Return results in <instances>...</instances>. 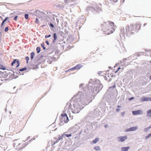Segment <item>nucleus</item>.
<instances>
[{"instance_id":"nucleus-1","label":"nucleus","mask_w":151,"mask_h":151,"mask_svg":"<svg viewBox=\"0 0 151 151\" xmlns=\"http://www.w3.org/2000/svg\"><path fill=\"white\" fill-rule=\"evenodd\" d=\"M102 30L106 35H109L113 33L115 31L116 25L111 21L104 22L102 24Z\"/></svg>"},{"instance_id":"nucleus-2","label":"nucleus","mask_w":151,"mask_h":151,"mask_svg":"<svg viewBox=\"0 0 151 151\" xmlns=\"http://www.w3.org/2000/svg\"><path fill=\"white\" fill-rule=\"evenodd\" d=\"M74 109L72 108L71 105L70 103H67L64 108V112H66L67 113H69L71 111L73 113H77L79 112L80 105L77 102H75L73 104Z\"/></svg>"},{"instance_id":"nucleus-3","label":"nucleus","mask_w":151,"mask_h":151,"mask_svg":"<svg viewBox=\"0 0 151 151\" xmlns=\"http://www.w3.org/2000/svg\"><path fill=\"white\" fill-rule=\"evenodd\" d=\"M79 101L86 102L88 101L89 97L86 92L80 93L79 94Z\"/></svg>"},{"instance_id":"nucleus-4","label":"nucleus","mask_w":151,"mask_h":151,"mask_svg":"<svg viewBox=\"0 0 151 151\" xmlns=\"http://www.w3.org/2000/svg\"><path fill=\"white\" fill-rule=\"evenodd\" d=\"M28 145V144L24 142H22L20 143L17 141L14 143V145L15 147H16V149L18 150H21L25 148Z\"/></svg>"},{"instance_id":"nucleus-5","label":"nucleus","mask_w":151,"mask_h":151,"mask_svg":"<svg viewBox=\"0 0 151 151\" xmlns=\"http://www.w3.org/2000/svg\"><path fill=\"white\" fill-rule=\"evenodd\" d=\"M126 32L127 34L129 35L134 33V32L132 24H131L130 25H128L126 27Z\"/></svg>"},{"instance_id":"nucleus-6","label":"nucleus","mask_w":151,"mask_h":151,"mask_svg":"<svg viewBox=\"0 0 151 151\" xmlns=\"http://www.w3.org/2000/svg\"><path fill=\"white\" fill-rule=\"evenodd\" d=\"M132 24V26L133 27V29L134 32H137L141 28V24L139 23H136L134 24Z\"/></svg>"},{"instance_id":"nucleus-7","label":"nucleus","mask_w":151,"mask_h":151,"mask_svg":"<svg viewBox=\"0 0 151 151\" xmlns=\"http://www.w3.org/2000/svg\"><path fill=\"white\" fill-rule=\"evenodd\" d=\"M61 119L63 122L66 123L68 122L69 120L66 113L61 114Z\"/></svg>"},{"instance_id":"nucleus-8","label":"nucleus","mask_w":151,"mask_h":151,"mask_svg":"<svg viewBox=\"0 0 151 151\" xmlns=\"http://www.w3.org/2000/svg\"><path fill=\"white\" fill-rule=\"evenodd\" d=\"M14 65L16 67L19 66V61L16 59H14L11 63L12 66H13Z\"/></svg>"},{"instance_id":"nucleus-9","label":"nucleus","mask_w":151,"mask_h":151,"mask_svg":"<svg viewBox=\"0 0 151 151\" xmlns=\"http://www.w3.org/2000/svg\"><path fill=\"white\" fill-rule=\"evenodd\" d=\"M127 139V136H120L117 137V139L119 142H123L125 141Z\"/></svg>"},{"instance_id":"nucleus-10","label":"nucleus","mask_w":151,"mask_h":151,"mask_svg":"<svg viewBox=\"0 0 151 151\" xmlns=\"http://www.w3.org/2000/svg\"><path fill=\"white\" fill-rule=\"evenodd\" d=\"M132 113L134 115H136L142 114V112L141 110H139L137 111H133Z\"/></svg>"},{"instance_id":"nucleus-11","label":"nucleus","mask_w":151,"mask_h":151,"mask_svg":"<svg viewBox=\"0 0 151 151\" xmlns=\"http://www.w3.org/2000/svg\"><path fill=\"white\" fill-rule=\"evenodd\" d=\"M82 67V66L80 64H79L75 66L70 69L69 70H78Z\"/></svg>"},{"instance_id":"nucleus-12","label":"nucleus","mask_w":151,"mask_h":151,"mask_svg":"<svg viewBox=\"0 0 151 151\" xmlns=\"http://www.w3.org/2000/svg\"><path fill=\"white\" fill-rule=\"evenodd\" d=\"M141 101L142 102L151 101V98H147L145 97H143L141 99Z\"/></svg>"},{"instance_id":"nucleus-13","label":"nucleus","mask_w":151,"mask_h":151,"mask_svg":"<svg viewBox=\"0 0 151 151\" xmlns=\"http://www.w3.org/2000/svg\"><path fill=\"white\" fill-rule=\"evenodd\" d=\"M138 128L137 127H132L130 128L129 129H127V131H134L136 130Z\"/></svg>"},{"instance_id":"nucleus-14","label":"nucleus","mask_w":151,"mask_h":151,"mask_svg":"<svg viewBox=\"0 0 151 151\" xmlns=\"http://www.w3.org/2000/svg\"><path fill=\"white\" fill-rule=\"evenodd\" d=\"M22 130V127H17L15 129V132L16 134H17L20 132Z\"/></svg>"},{"instance_id":"nucleus-15","label":"nucleus","mask_w":151,"mask_h":151,"mask_svg":"<svg viewBox=\"0 0 151 151\" xmlns=\"http://www.w3.org/2000/svg\"><path fill=\"white\" fill-rule=\"evenodd\" d=\"M68 132H65L61 136V137H63L64 136H65L67 137H69L71 136V134H68L67 133Z\"/></svg>"},{"instance_id":"nucleus-16","label":"nucleus","mask_w":151,"mask_h":151,"mask_svg":"<svg viewBox=\"0 0 151 151\" xmlns=\"http://www.w3.org/2000/svg\"><path fill=\"white\" fill-rule=\"evenodd\" d=\"M147 116L148 117H151V109L147 111Z\"/></svg>"},{"instance_id":"nucleus-17","label":"nucleus","mask_w":151,"mask_h":151,"mask_svg":"<svg viewBox=\"0 0 151 151\" xmlns=\"http://www.w3.org/2000/svg\"><path fill=\"white\" fill-rule=\"evenodd\" d=\"M130 147H122L121 148V151H128V149Z\"/></svg>"},{"instance_id":"nucleus-18","label":"nucleus","mask_w":151,"mask_h":151,"mask_svg":"<svg viewBox=\"0 0 151 151\" xmlns=\"http://www.w3.org/2000/svg\"><path fill=\"white\" fill-rule=\"evenodd\" d=\"M73 0H64V2L65 4H67L73 2Z\"/></svg>"},{"instance_id":"nucleus-19","label":"nucleus","mask_w":151,"mask_h":151,"mask_svg":"<svg viewBox=\"0 0 151 151\" xmlns=\"http://www.w3.org/2000/svg\"><path fill=\"white\" fill-rule=\"evenodd\" d=\"M99 140V139L98 138H95V139L93 140L92 141V142L94 144H95L96 143L98 142Z\"/></svg>"},{"instance_id":"nucleus-20","label":"nucleus","mask_w":151,"mask_h":151,"mask_svg":"<svg viewBox=\"0 0 151 151\" xmlns=\"http://www.w3.org/2000/svg\"><path fill=\"white\" fill-rule=\"evenodd\" d=\"M94 149L96 151H99L100 150V148L99 146H96L94 147Z\"/></svg>"},{"instance_id":"nucleus-21","label":"nucleus","mask_w":151,"mask_h":151,"mask_svg":"<svg viewBox=\"0 0 151 151\" xmlns=\"http://www.w3.org/2000/svg\"><path fill=\"white\" fill-rule=\"evenodd\" d=\"M8 17H6L5 19L2 21L1 25V26H2L3 25L4 22L6 21V20L8 19Z\"/></svg>"},{"instance_id":"nucleus-22","label":"nucleus","mask_w":151,"mask_h":151,"mask_svg":"<svg viewBox=\"0 0 151 151\" xmlns=\"http://www.w3.org/2000/svg\"><path fill=\"white\" fill-rule=\"evenodd\" d=\"M53 35H54V40L53 41H54V42L55 41V40L57 39V37L56 34L55 33L53 34Z\"/></svg>"},{"instance_id":"nucleus-23","label":"nucleus","mask_w":151,"mask_h":151,"mask_svg":"<svg viewBox=\"0 0 151 151\" xmlns=\"http://www.w3.org/2000/svg\"><path fill=\"white\" fill-rule=\"evenodd\" d=\"M35 55V53L34 52H31V59L33 58L34 56Z\"/></svg>"},{"instance_id":"nucleus-24","label":"nucleus","mask_w":151,"mask_h":151,"mask_svg":"<svg viewBox=\"0 0 151 151\" xmlns=\"http://www.w3.org/2000/svg\"><path fill=\"white\" fill-rule=\"evenodd\" d=\"M0 69L4 70L6 69L5 67L2 65H0Z\"/></svg>"},{"instance_id":"nucleus-25","label":"nucleus","mask_w":151,"mask_h":151,"mask_svg":"<svg viewBox=\"0 0 151 151\" xmlns=\"http://www.w3.org/2000/svg\"><path fill=\"white\" fill-rule=\"evenodd\" d=\"M36 50H37V53H39V52H40V47H37V48Z\"/></svg>"},{"instance_id":"nucleus-26","label":"nucleus","mask_w":151,"mask_h":151,"mask_svg":"<svg viewBox=\"0 0 151 151\" xmlns=\"http://www.w3.org/2000/svg\"><path fill=\"white\" fill-rule=\"evenodd\" d=\"M151 137V133L149 134L147 136L145 137V138L146 139L150 137Z\"/></svg>"},{"instance_id":"nucleus-27","label":"nucleus","mask_w":151,"mask_h":151,"mask_svg":"<svg viewBox=\"0 0 151 151\" xmlns=\"http://www.w3.org/2000/svg\"><path fill=\"white\" fill-rule=\"evenodd\" d=\"M27 69V68L26 67H25L23 68L20 69H19V70L20 71H22L25 70H26Z\"/></svg>"},{"instance_id":"nucleus-28","label":"nucleus","mask_w":151,"mask_h":151,"mask_svg":"<svg viewBox=\"0 0 151 151\" xmlns=\"http://www.w3.org/2000/svg\"><path fill=\"white\" fill-rule=\"evenodd\" d=\"M45 44L44 43H42L41 44V46L43 47L44 50H45Z\"/></svg>"},{"instance_id":"nucleus-29","label":"nucleus","mask_w":151,"mask_h":151,"mask_svg":"<svg viewBox=\"0 0 151 151\" xmlns=\"http://www.w3.org/2000/svg\"><path fill=\"white\" fill-rule=\"evenodd\" d=\"M25 18L26 19H27L29 18V15L28 14H25Z\"/></svg>"},{"instance_id":"nucleus-30","label":"nucleus","mask_w":151,"mask_h":151,"mask_svg":"<svg viewBox=\"0 0 151 151\" xmlns=\"http://www.w3.org/2000/svg\"><path fill=\"white\" fill-rule=\"evenodd\" d=\"M29 57L28 56H27L26 57V58H25V59L26 60H27V63L28 62V60H29Z\"/></svg>"},{"instance_id":"nucleus-31","label":"nucleus","mask_w":151,"mask_h":151,"mask_svg":"<svg viewBox=\"0 0 151 151\" xmlns=\"http://www.w3.org/2000/svg\"><path fill=\"white\" fill-rule=\"evenodd\" d=\"M125 113V112L124 111L122 112L121 114V115L122 116H124V115Z\"/></svg>"},{"instance_id":"nucleus-32","label":"nucleus","mask_w":151,"mask_h":151,"mask_svg":"<svg viewBox=\"0 0 151 151\" xmlns=\"http://www.w3.org/2000/svg\"><path fill=\"white\" fill-rule=\"evenodd\" d=\"M35 22L37 24H38L39 23V22L38 18H36Z\"/></svg>"},{"instance_id":"nucleus-33","label":"nucleus","mask_w":151,"mask_h":151,"mask_svg":"<svg viewBox=\"0 0 151 151\" xmlns=\"http://www.w3.org/2000/svg\"><path fill=\"white\" fill-rule=\"evenodd\" d=\"M50 36H51V35H45V38H47L50 37Z\"/></svg>"},{"instance_id":"nucleus-34","label":"nucleus","mask_w":151,"mask_h":151,"mask_svg":"<svg viewBox=\"0 0 151 151\" xmlns=\"http://www.w3.org/2000/svg\"><path fill=\"white\" fill-rule=\"evenodd\" d=\"M115 87H116L115 85H114L112 87V86H111V87H109V89H111L112 88H115Z\"/></svg>"},{"instance_id":"nucleus-35","label":"nucleus","mask_w":151,"mask_h":151,"mask_svg":"<svg viewBox=\"0 0 151 151\" xmlns=\"http://www.w3.org/2000/svg\"><path fill=\"white\" fill-rule=\"evenodd\" d=\"M9 29L8 27H6L5 28V32H7L8 31V30Z\"/></svg>"},{"instance_id":"nucleus-36","label":"nucleus","mask_w":151,"mask_h":151,"mask_svg":"<svg viewBox=\"0 0 151 151\" xmlns=\"http://www.w3.org/2000/svg\"><path fill=\"white\" fill-rule=\"evenodd\" d=\"M110 0L114 2H116L118 1V0Z\"/></svg>"},{"instance_id":"nucleus-37","label":"nucleus","mask_w":151,"mask_h":151,"mask_svg":"<svg viewBox=\"0 0 151 151\" xmlns=\"http://www.w3.org/2000/svg\"><path fill=\"white\" fill-rule=\"evenodd\" d=\"M120 69H121V68H119L117 70H116V71H114V73H117V72H118V70H119Z\"/></svg>"},{"instance_id":"nucleus-38","label":"nucleus","mask_w":151,"mask_h":151,"mask_svg":"<svg viewBox=\"0 0 151 151\" xmlns=\"http://www.w3.org/2000/svg\"><path fill=\"white\" fill-rule=\"evenodd\" d=\"M18 17L17 16H16L14 18V19L15 20H17V19Z\"/></svg>"},{"instance_id":"nucleus-39","label":"nucleus","mask_w":151,"mask_h":151,"mask_svg":"<svg viewBox=\"0 0 151 151\" xmlns=\"http://www.w3.org/2000/svg\"><path fill=\"white\" fill-rule=\"evenodd\" d=\"M45 42H46V43L47 45H49V42H48V41H47V40L46 41H45Z\"/></svg>"},{"instance_id":"nucleus-40","label":"nucleus","mask_w":151,"mask_h":151,"mask_svg":"<svg viewBox=\"0 0 151 151\" xmlns=\"http://www.w3.org/2000/svg\"><path fill=\"white\" fill-rule=\"evenodd\" d=\"M50 25L51 27H54V25L52 23H50Z\"/></svg>"},{"instance_id":"nucleus-41","label":"nucleus","mask_w":151,"mask_h":151,"mask_svg":"<svg viewBox=\"0 0 151 151\" xmlns=\"http://www.w3.org/2000/svg\"><path fill=\"white\" fill-rule=\"evenodd\" d=\"M120 110V109H116V111L117 112H119Z\"/></svg>"},{"instance_id":"nucleus-42","label":"nucleus","mask_w":151,"mask_h":151,"mask_svg":"<svg viewBox=\"0 0 151 151\" xmlns=\"http://www.w3.org/2000/svg\"><path fill=\"white\" fill-rule=\"evenodd\" d=\"M108 127V125H107L106 124V125H105V127L106 128V127Z\"/></svg>"},{"instance_id":"nucleus-43","label":"nucleus","mask_w":151,"mask_h":151,"mask_svg":"<svg viewBox=\"0 0 151 151\" xmlns=\"http://www.w3.org/2000/svg\"><path fill=\"white\" fill-rule=\"evenodd\" d=\"M151 128V126H150V127H148V129H150V128Z\"/></svg>"},{"instance_id":"nucleus-44","label":"nucleus","mask_w":151,"mask_h":151,"mask_svg":"<svg viewBox=\"0 0 151 151\" xmlns=\"http://www.w3.org/2000/svg\"><path fill=\"white\" fill-rule=\"evenodd\" d=\"M147 24L146 23H145L144 24V26H145V25H146Z\"/></svg>"},{"instance_id":"nucleus-45","label":"nucleus","mask_w":151,"mask_h":151,"mask_svg":"<svg viewBox=\"0 0 151 151\" xmlns=\"http://www.w3.org/2000/svg\"><path fill=\"white\" fill-rule=\"evenodd\" d=\"M117 107H118V108H119V107H121V106H117Z\"/></svg>"},{"instance_id":"nucleus-46","label":"nucleus","mask_w":151,"mask_h":151,"mask_svg":"<svg viewBox=\"0 0 151 151\" xmlns=\"http://www.w3.org/2000/svg\"><path fill=\"white\" fill-rule=\"evenodd\" d=\"M106 76H105L104 77V78H106Z\"/></svg>"},{"instance_id":"nucleus-47","label":"nucleus","mask_w":151,"mask_h":151,"mask_svg":"<svg viewBox=\"0 0 151 151\" xmlns=\"http://www.w3.org/2000/svg\"><path fill=\"white\" fill-rule=\"evenodd\" d=\"M150 63H151V60L150 61Z\"/></svg>"},{"instance_id":"nucleus-48","label":"nucleus","mask_w":151,"mask_h":151,"mask_svg":"<svg viewBox=\"0 0 151 151\" xmlns=\"http://www.w3.org/2000/svg\"><path fill=\"white\" fill-rule=\"evenodd\" d=\"M59 4H58V6H59Z\"/></svg>"}]
</instances>
